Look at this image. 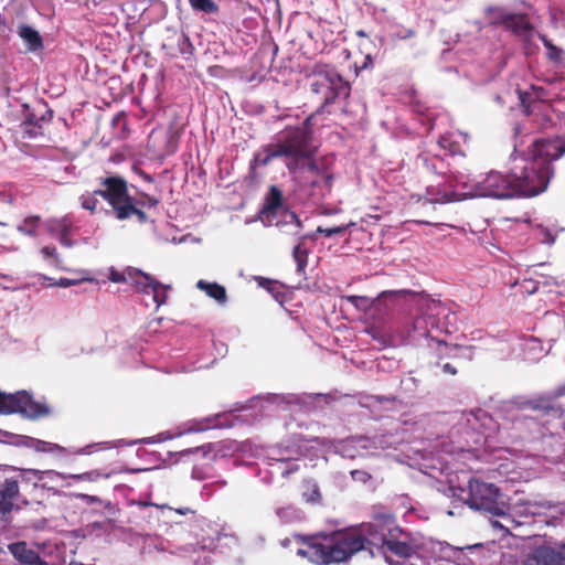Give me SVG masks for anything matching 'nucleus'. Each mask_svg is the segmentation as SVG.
Segmentation results:
<instances>
[{
    "instance_id": "nucleus-1",
    "label": "nucleus",
    "mask_w": 565,
    "mask_h": 565,
    "mask_svg": "<svg viewBox=\"0 0 565 565\" xmlns=\"http://www.w3.org/2000/svg\"><path fill=\"white\" fill-rule=\"evenodd\" d=\"M302 547L297 555L317 565H330L348 561L353 554L385 547L392 554L408 558L418 545L408 532L401 529L392 513L377 512L372 521L359 530L335 531L331 534H316L301 537Z\"/></svg>"
},
{
    "instance_id": "nucleus-2",
    "label": "nucleus",
    "mask_w": 565,
    "mask_h": 565,
    "mask_svg": "<svg viewBox=\"0 0 565 565\" xmlns=\"http://www.w3.org/2000/svg\"><path fill=\"white\" fill-rule=\"evenodd\" d=\"M530 153L531 158L512 168L516 198H533L546 191L554 175L552 163L565 154V137L536 139Z\"/></svg>"
},
{
    "instance_id": "nucleus-3",
    "label": "nucleus",
    "mask_w": 565,
    "mask_h": 565,
    "mask_svg": "<svg viewBox=\"0 0 565 565\" xmlns=\"http://www.w3.org/2000/svg\"><path fill=\"white\" fill-rule=\"evenodd\" d=\"M311 90L322 96V103L320 108L315 114L308 116L303 122L294 128H302L311 139L313 140L312 120L317 114H319L323 107L332 104L337 98H347L351 93L349 82L344 81L343 77L330 65L317 63L312 67V81Z\"/></svg>"
},
{
    "instance_id": "nucleus-4",
    "label": "nucleus",
    "mask_w": 565,
    "mask_h": 565,
    "mask_svg": "<svg viewBox=\"0 0 565 565\" xmlns=\"http://www.w3.org/2000/svg\"><path fill=\"white\" fill-rule=\"evenodd\" d=\"M289 173H297L302 167L316 169L313 159L318 147L312 143L311 136L302 128L287 127L276 142Z\"/></svg>"
},
{
    "instance_id": "nucleus-5",
    "label": "nucleus",
    "mask_w": 565,
    "mask_h": 565,
    "mask_svg": "<svg viewBox=\"0 0 565 565\" xmlns=\"http://www.w3.org/2000/svg\"><path fill=\"white\" fill-rule=\"evenodd\" d=\"M316 169L302 167L297 173H290L297 181L299 189L316 200L324 198L331 192L333 175L320 162L313 159Z\"/></svg>"
},
{
    "instance_id": "nucleus-6",
    "label": "nucleus",
    "mask_w": 565,
    "mask_h": 565,
    "mask_svg": "<svg viewBox=\"0 0 565 565\" xmlns=\"http://www.w3.org/2000/svg\"><path fill=\"white\" fill-rule=\"evenodd\" d=\"M469 494L466 503L475 510H483L492 515L504 516L505 504L499 502L500 490L492 483L478 479H470L468 482Z\"/></svg>"
},
{
    "instance_id": "nucleus-7",
    "label": "nucleus",
    "mask_w": 565,
    "mask_h": 565,
    "mask_svg": "<svg viewBox=\"0 0 565 565\" xmlns=\"http://www.w3.org/2000/svg\"><path fill=\"white\" fill-rule=\"evenodd\" d=\"M476 195L494 199L516 198L512 169L509 173L490 171L475 184Z\"/></svg>"
},
{
    "instance_id": "nucleus-8",
    "label": "nucleus",
    "mask_w": 565,
    "mask_h": 565,
    "mask_svg": "<svg viewBox=\"0 0 565 565\" xmlns=\"http://www.w3.org/2000/svg\"><path fill=\"white\" fill-rule=\"evenodd\" d=\"M95 194H98L109 204L116 218L120 215V209L134 200V196L128 192L127 181L119 175L99 179V188L95 190Z\"/></svg>"
},
{
    "instance_id": "nucleus-9",
    "label": "nucleus",
    "mask_w": 565,
    "mask_h": 565,
    "mask_svg": "<svg viewBox=\"0 0 565 565\" xmlns=\"http://www.w3.org/2000/svg\"><path fill=\"white\" fill-rule=\"evenodd\" d=\"M53 471H42L36 469H22L20 470L19 478H8L0 486V518L6 519L13 510L14 500L19 495L20 482H33L36 487L38 482L43 480L44 475L52 473Z\"/></svg>"
},
{
    "instance_id": "nucleus-10",
    "label": "nucleus",
    "mask_w": 565,
    "mask_h": 565,
    "mask_svg": "<svg viewBox=\"0 0 565 565\" xmlns=\"http://www.w3.org/2000/svg\"><path fill=\"white\" fill-rule=\"evenodd\" d=\"M47 406L35 402L26 392L7 394L2 415L20 414L30 419L49 415Z\"/></svg>"
},
{
    "instance_id": "nucleus-11",
    "label": "nucleus",
    "mask_w": 565,
    "mask_h": 565,
    "mask_svg": "<svg viewBox=\"0 0 565 565\" xmlns=\"http://www.w3.org/2000/svg\"><path fill=\"white\" fill-rule=\"evenodd\" d=\"M128 276L132 280L136 290L143 295H152L153 302L157 308L164 305L168 299V290L170 286L163 285L150 274L139 269L128 270Z\"/></svg>"
},
{
    "instance_id": "nucleus-12",
    "label": "nucleus",
    "mask_w": 565,
    "mask_h": 565,
    "mask_svg": "<svg viewBox=\"0 0 565 565\" xmlns=\"http://www.w3.org/2000/svg\"><path fill=\"white\" fill-rule=\"evenodd\" d=\"M521 565H565V544L554 547L542 544L525 553Z\"/></svg>"
},
{
    "instance_id": "nucleus-13",
    "label": "nucleus",
    "mask_w": 565,
    "mask_h": 565,
    "mask_svg": "<svg viewBox=\"0 0 565 565\" xmlns=\"http://www.w3.org/2000/svg\"><path fill=\"white\" fill-rule=\"evenodd\" d=\"M440 302L426 301L420 306V313L414 318L413 331L422 338H429L431 331L439 329Z\"/></svg>"
},
{
    "instance_id": "nucleus-14",
    "label": "nucleus",
    "mask_w": 565,
    "mask_h": 565,
    "mask_svg": "<svg viewBox=\"0 0 565 565\" xmlns=\"http://www.w3.org/2000/svg\"><path fill=\"white\" fill-rule=\"evenodd\" d=\"M470 551L469 562L471 565H500L504 557L500 548H489L482 544L469 546Z\"/></svg>"
},
{
    "instance_id": "nucleus-15",
    "label": "nucleus",
    "mask_w": 565,
    "mask_h": 565,
    "mask_svg": "<svg viewBox=\"0 0 565 565\" xmlns=\"http://www.w3.org/2000/svg\"><path fill=\"white\" fill-rule=\"evenodd\" d=\"M284 205L282 191L277 185H270L264 198V204L260 214L267 218L275 217L278 210Z\"/></svg>"
},
{
    "instance_id": "nucleus-16",
    "label": "nucleus",
    "mask_w": 565,
    "mask_h": 565,
    "mask_svg": "<svg viewBox=\"0 0 565 565\" xmlns=\"http://www.w3.org/2000/svg\"><path fill=\"white\" fill-rule=\"evenodd\" d=\"M9 551L21 565H44L39 553L30 548L25 542L10 544Z\"/></svg>"
},
{
    "instance_id": "nucleus-17",
    "label": "nucleus",
    "mask_w": 565,
    "mask_h": 565,
    "mask_svg": "<svg viewBox=\"0 0 565 565\" xmlns=\"http://www.w3.org/2000/svg\"><path fill=\"white\" fill-rule=\"evenodd\" d=\"M504 29L511 31L515 35H522L532 31L531 24L526 13H512L510 12L504 24Z\"/></svg>"
},
{
    "instance_id": "nucleus-18",
    "label": "nucleus",
    "mask_w": 565,
    "mask_h": 565,
    "mask_svg": "<svg viewBox=\"0 0 565 565\" xmlns=\"http://www.w3.org/2000/svg\"><path fill=\"white\" fill-rule=\"evenodd\" d=\"M18 34L26 44L30 52H38L43 49V40L40 33L28 24H21L18 28Z\"/></svg>"
},
{
    "instance_id": "nucleus-19",
    "label": "nucleus",
    "mask_w": 565,
    "mask_h": 565,
    "mask_svg": "<svg viewBox=\"0 0 565 565\" xmlns=\"http://www.w3.org/2000/svg\"><path fill=\"white\" fill-rule=\"evenodd\" d=\"M20 439H21V444L29 447V448H32L34 449L35 451H39V452H63L65 451V449L57 445V444H53V443H49V441H44V440H41V439H36V438H33V437H28V436H20Z\"/></svg>"
},
{
    "instance_id": "nucleus-20",
    "label": "nucleus",
    "mask_w": 565,
    "mask_h": 565,
    "mask_svg": "<svg viewBox=\"0 0 565 565\" xmlns=\"http://www.w3.org/2000/svg\"><path fill=\"white\" fill-rule=\"evenodd\" d=\"M276 158H282L277 145H267L263 148L262 152L254 156V159L250 162V170H254L256 167H265Z\"/></svg>"
},
{
    "instance_id": "nucleus-21",
    "label": "nucleus",
    "mask_w": 565,
    "mask_h": 565,
    "mask_svg": "<svg viewBox=\"0 0 565 565\" xmlns=\"http://www.w3.org/2000/svg\"><path fill=\"white\" fill-rule=\"evenodd\" d=\"M196 287L204 291L209 297L215 299L216 301L223 303L226 301V289L224 286L217 282H209L205 280H199L196 282Z\"/></svg>"
},
{
    "instance_id": "nucleus-22",
    "label": "nucleus",
    "mask_w": 565,
    "mask_h": 565,
    "mask_svg": "<svg viewBox=\"0 0 565 565\" xmlns=\"http://www.w3.org/2000/svg\"><path fill=\"white\" fill-rule=\"evenodd\" d=\"M38 106L43 109V111H40L41 115L38 116L35 113H28L23 120V125L36 126L41 128V122H47L52 120L53 110L47 107V104L41 102Z\"/></svg>"
},
{
    "instance_id": "nucleus-23",
    "label": "nucleus",
    "mask_w": 565,
    "mask_h": 565,
    "mask_svg": "<svg viewBox=\"0 0 565 565\" xmlns=\"http://www.w3.org/2000/svg\"><path fill=\"white\" fill-rule=\"evenodd\" d=\"M136 216L140 224H145L148 222V215L142 210V207L138 206L135 202V199L120 209V215L117 217L118 221H126Z\"/></svg>"
},
{
    "instance_id": "nucleus-24",
    "label": "nucleus",
    "mask_w": 565,
    "mask_h": 565,
    "mask_svg": "<svg viewBox=\"0 0 565 565\" xmlns=\"http://www.w3.org/2000/svg\"><path fill=\"white\" fill-rule=\"evenodd\" d=\"M71 223L63 218L52 226L51 232L57 237L60 243L65 247H72L73 241L71 238Z\"/></svg>"
},
{
    "instance_id": "nucleus-25",
    "label": "nucleus",
    "mask_w": 565,
    "mask_h": 565,
    "mask_svg": "<svg viewBox=\"0 0 565 565\" xmlns=\"http://www.w3.org/2000/svg\"><path fill=\"white\" fill-rule=\"evenodd\" d=\"M509 13L510 12L502 7L490 6L484 9V19L488 21L489 25L504 26Z\"/></svg>"
},
{
    "instance_id": "nucleus-26",
    "label": "nucleus",
    "mask_w": 565,
    "mask_h": 565,
    "mask_svg": "<svg viewBox=\"0 0 565 565\" xmlns=\"http://www.w3.org/2000/svg\"><path fill=\"white\" fill-rule=\"evenodd\" d=\"M438 146L443 149L447 154L450 156H463V151L459 141L455 140L451 135L440 136L438 139Z\"/></svg>"
},
{
    "instance_id": "nucleus-27",
    "label": "nucleus",
    "mask_w": 565,
    "mask_h": 565,
    "mask_svg": "<svg viewBox=\"0 0 565 565\" xmlns=\"http://www.w3.org/2000/svg\"><path fill=\"white\" fill-rule=\"evenodd\" d=\"M218 416L216 417H205L200 420H191L188 422L186 425V431L188 433H201L205 431L210 428L216 427L218 424L216 423Z\"/></svg>"
},
{
    "instance_id": "nucleus-28",
    "label": "nucleus",
    "mask_w": 565,
    "mask_h": 565,
    "mask_svg": "<svg viewBox=\"0 0 565 565\" xmlns=\"http://www.w3.org/2000/svg\"><path fill=\"white\" fill-rule=\"evenodd\" d=\"M302 488V497L307 502L319 503L321 501V493L317 482L313 480H305Z\"/></svg>"
},
{
    "instance_id": "nucleus-29",
    "label": "nucleus",
    "mask_w": 565,
    "mask_h": 565,
    "mask_svg": "<svg viewBox=\"0 0 565 565\" xmlns=\"http://www.w3.org/2000/svg\"><path fill=\"white\" fill-rule=\"evenodd\" d=\"M308 249L305 247L303 243L300 242L294 247L292 256L297 264V271L305 273L306 267L308 266Z\"/></svg>"
},
{
    "instance_id": "nucleus-30",
    "label": "nucleus",
    "mask_w": 565,
    "mask_h": 565,
    "mask_svg": "<svg viewBox=\"0 0 565 565\" xmlns=\"http://www.w3.org/2000/svg\"><path fill=\"white\" fill-rule=\"evenodd\" d=\"M540 40L542 41L544 47L547 50L548 60L555 63L561 62L563 54L562 49L554 45L545 34H541Z\"/></svg>"
},
{
    "instance_id": "nucleus-31",
    "label": "nucleus",
    "mask_w": 565,
    "mask_h": 565,
    "mask_svg": "<svg viewBox=\"0 0 565 565\" xmlns=\"http://www.w3.org/2000/svg\"><path fill=\"white\" fill-rule=\"evenodd\" d=\"M189 3L193 10L204 13H215L218 10L213 0H189Z\"/></svg>"
},
{
    "instance_id": "nucleus-32",
    "label": "nucleus",
    "mask_w": 565,
    "mask_h": 565,
    "mask_svg": "<svg viewBox=\"0 0 565 565\" xmlns=\"http://www.w3.org/2000/svg\"><path fill=\"white\" fill-rule=\"evenodd\" d=\"M97 195L98 194H95V191H93L92 193L87 192L79 198L82 207L89 211L90 214H95L97 211V205L99 203Z\"/></svg>"
},
{
    "instance_id": "nucleus-33",
    "label": "nucleus",
    "mask_w": 565,
    "mask_h": 565,
    "mask_svg": "<svg viewBox=\"0 0 565 565\" xmlns=\"http://www.w3.org/2000/svg\"><path fill=\"white\" fill-rule=\"evenodd\" d=\"M40 224V217L39 216H29L24 218L22 224L18 226V231L26 234V235H34L36 233V230Z\"/></svg>"
},
{
    "instance_id": "nucleus-34",
    "label": "nucleus",
    "mask_w": 565,
    "mask_h": 565,
    "mask_svg": "<svg viewBox=\"0 0 565 565\" xmlns=\"http://www.w3.org/2000/svg\"><path fill=\"white\" fill-rule=\"evenodd\" d=\"M347 300L360 310L366 311L372 306V299L365 296H348Z\"/></svg>"
},
{
    "instance_id": "nucleus-35",
    "label": "nucleus",
    "mask_w": 565,
    "mask_h": 565,
    "mask_svg": "<svg viewBox=\"0 0 565 565\" xmlns=\"http://www.w3.org/2000/svg\"><path fill=\"white\" fill-rule=\"evenodd\" d=\"M135 202L140 207H157L160 200L147 193H141L138 199L135 198Z\"/></svg>"
},
{
    "instance_id": "nucleus-36",
    "label": "nucleus",
    "mask_w": 565,
    "mask_h": 565,
    "mask_svg": "<svg viewBox=\"0 0 565 565\" xmlns=\"http://www.w3.org/2000/svg\"><path fill=\"white\" fill-rule=\"evenodd\" d=\"M114 475L113 471L109 472H100L98 470L88 471L82 475L75 476V478L87 481H96L99 478H110Z\"/></svg>"
},
{
    "instance_id": "nucleus-37",
    "label": "nucleus",
    "mask_w": 565,
    "mask_h": 565,
    "mask_svg": "<svg viewBox=\"0 0 565 565\" xmlns=\"http://www.w3.org/2000/svg\"><path fill=\"white\" fill-rule=\"evenodd\" d=\"M350 225H339V226H332V227H322L319 226L317 228V233L324 235L326 237H331L334 235L343 234Z\"/></svg>"
},
{
    "instance_id": "nucleus-38",
    "label": "nucleus",
    "mask_w": 565,
    "mask_h": 565,
    "mask_svg": "<svg viewBox=\"0 0 565 565\" xmlns=\"http://www.w3.org/2000/svg\"><path fill=\"white\" fill-rule=\"evenodd\" d=\"M109 279L113 282H126L127 281V277H126L125 273H120V271L114 270V269L110 270V273H109Z\"/></svg>"
},
{
    "instance_id": "nucleus-39",
    "label": "nucleus",
    "mask_w": 565,
    "mask_h": 565,
    "mask_svg": "<svg viewBox=\"0 0 565 565\" xmlns=\"http://www.w3.org/2000/svg\"><path fill=\"white\" fill-rule=\"evenodd\" d=\"M262 287L266 288L269 292H271L275 298H277L276 290L278 289V286L275 281H271L269 279H263V281L259 284Z\"/></svg>"
},
{
    "instance_id": "nucleus-40",
    "label": "nucleus",
    "mask_w": 565,
    "mask_h": 565,
    "mask_svg": "<svg viewBox=\"0 0 565 565\" xmlns=\"http://www.w3.org/2000/svg\"><path fill=\"white\" fill-rule=\"evenodd\" d=\"M41 253L45 256V257H54L57 259V252H56V248L53 247V246H44L41 250Z\"/></svg>"
},
{
    "instance_id": "nucleus-41",
    "label": "nucleus",
    "mask_w": 565,
    "mask_h": 565,
    "mask_svg": "<svg viewBox=\"0 0 565 565\" xmlns=\"http://www.w3.org/2000/svg\"><path fill=\"white\" fill-rule=\"evenodd\" d=\"M443 371L445 373L450 374V375H456L457 374V369L452 364H450V363H445L443 365Z\"/></svg>"
},
{
    "instance_id": "nucleus-42",
    "label": "nucleus",
    "mask_w": 565,
    "mask_h": 565,
    "mask_svg": "<svg viewBox=\"0 0 565 565\" xmlns=\"http://www.w3.org/2000/svg\"><path fill=\"white\" fill-rule=\"evenodd\" d=\"M542 233L544 235L543 238H542L543 243H547V244H553L554 243L555 238H554V236L548 231L544 230Z\"/></svg>"
},
{
    "instance_id": "nucleus-43",
    "label": "nucleus",
    "mask_w": 565,
    "mask_h": 565,
    "mask_svg": "<svg viewBox=\"0 0 565 565\" xmlns=\"http://www.w3.org/2000/svg\"><path fill=\"white\" fill-rule=\"evenodd\" d=\"M75 281L74 280H71L68 278H61L57 282H56V286H60V287H70L72 285H74Z\"/></svg>"
},
{
    "instance_id": "nucleus-44",
    "label": "nucleus",
    "mask_w": 565,
    "mask_h": 565,
    "mask_svg": "<svg viewBox=\"0 0 565 565\" xmlns=\"http://www.w3.org/2000/svg\"><path fill=\"white\" fill-rule=\"evenodd\" d=\"M7 393L0 391V415H2Z\"/></svg>"
},
{
    "instance_id": "nucleus-45",
    "label": "nucleus",
    "mask_w": 565,
    "mask_h": 565,
    "mask_svg": "<svg viewBox=\"0 0 565 565\" xmlns=\"http://www.w3.org/2000/svg\"><path fill=\"white\" fill-rule=\"evenodd\" d=\"M175 512L181 514V515H185L188 513H194V511L191 510L190 508L177 509Z\"/></svg>"
},
{
    "instance_id": "nucleus-46",
    "label": "nucleus",
    "mask_w": 565,
    "mask_h": 565,
    "mask_svg": "<svg viewBox=\"0 0 565 565\" xmlns=\"http://www.w3.org/2000/svg\"><path fill=\"white\" fill-rule=\"evenodd\" d=\"M287 510H288V509L280 508V509H278V510H277V514H278L279 516H281V515H282V513H285Z\"/></svg>"
},
{
    "instance_id": "nucleus-47",
    "label": "nucleus",
    "mask_w": 565,
    "mask_h": 565,
    "mask_svg": "<svg viewBox=\"0 0 565 565\" xmlns=\"http://www.w3.org/2000/svg\"><path fill=\"white\" fill-rule=\"evenodd\" d=\"M291 217L297 222V225L300 226V220L295 213L291 214Z\"/></svg>"
},
{
    "instance_id": "nucleus-48",
    "label": "nucleus",
    "mask_w": 565,
    "mask_h": 565,
    "mask_svg": "<svg viewBox=\"0 0 565 565\" xmlns=\"http://www.w3.org/2000/svg\"><path fill=\"white\" fill-rule=\"evenodd\" d=\"M125 118L124 114H119L115 117L114 121H118L119 119Z\"/></svg>"
},
{
    "instance_id": "nucleus-49",
    "label": "nucleus",
    "mask_w": 565,
    "mask_h": 565,
    "mask_svg": "<svg viewBox=\"0 0 565 565\" xmlns=\"http://www.w3.org/2000/svg\"><path fill=\"white\" fill-rule=\"evenodd\" d=\"M492 525H493V527H501V529H503V526L498 521L492 522Z\"/></svg>"
},
{
    "instance_id": "nucleus-50",
    "label": "nucleus",
    "mask_w": 565,
    "mask_h": 565,
    "mask_svg": "<svg viewBox=\"0 0 565 565\" xmlns=\"http://www.w3.org/2000/svg\"><path fill=\"white\" fill-rule=\"evenodd\" d=\"M530 406H531L532 409H537L539 408V405L533 404V403H530Z\"/></svg>"
},
{
    "instance_id": "nucleus-51",
    "label": "nucleus",
    "mask_w": 565,
    "mask_h": 565,
    "mask_svg": "<svg viewBox=\"0 0 565 565\" xmlns=\"http://www.w3.org/2000/svg\"><path fill=\"white\" fill-rule=\"evenodd\" d=\"M356 34H358L359 36H365L364 31H358V32H356Z\"/></svg>"
},
{
    "instance_id": "nucleus-52",
    "label": "nucleus",
    "mask_w": 565,
    "mask_h": 565,
    "mask_svg": "<svg viewBox=\"0 0 565 565\" xmlns=\"http://www.w3.org/2000/svg\"><path fill=\"white\" fill-rule=\"evenodd\" d=\"M438 344H439V345H445L446 348L448 347V344H447L445 341H441V340H440V341H438Z\"/></svg>"
},
{
    "instance_id": "nucleus-53",
    "label": "nucleus",
    "mask_w": 565,
    "mask_h": 565,
    "mask_svg": "<svg viewBox=\"0 0 565 565\" xmlns=\"http://www.w3.org/2000/svg\"><path fill=\"white\" fill-rule=\"evenodd\" d=\"M70 565H84V564L79 563V562H71Z\"/></svg>"
},
{
    "instance_id": "nucleus-54",
    "label": "nucleus",
    "mask_w": 565,
    "mask_h": 565,
    "mask_svg": "<svg viewBox=\"0 0 565 565\" xmlns=\"http://www.w3.org/2000/svg\"><path fill=\"white\" fill-rule=\"evenodd\" d=\"M145 179H146L147 181H149V182H151V181H152V178H151L150 175H145Z\"/></svg>"
},
{
    "instance_id": "nucleus-55",
    "label": "nucleus",
    "mask_w": 565,
    "mask_h": 565,
    "mask_svg": "<svg viewBox=\"0 0 565 565\" xmlns=\"http://www.w3.org/2000/svg\"><path fill=\"white\" fill-rule=\"evenodd\" d=\"M0 434L4 435V436H9L10 434L8 431H3L0 429Z\"/></svg>"
},
{
    "instance_id": "nucleus-56",
    "label": "nucleus",
    "mask_w": 565,
    "mask_h": 565,
    "mask_svg": "<svg viewBox=\"0 0 565 565\" xmlns=\"http://www.w3.org/2000/svg\"><path fill=\"white\" fill-rule=\"evenodd\" d=\"M90 501H98V498H96V497H92V498H90Z\"/></svg>"
}]
</instances>
